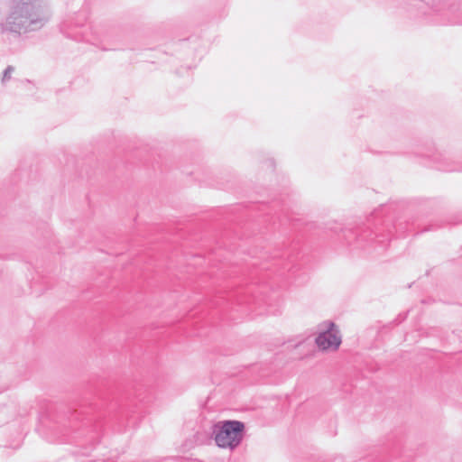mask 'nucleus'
<instances>
[{
    "label": "nucleus",
    "mask_w": 462,
    "mask_h": 462,
    "mask_svg": "<svg viewBox=\"0 0 462 462\" xmlns=\"http://www.w3.org/2000/svg\"><path fill=\"white\" fill-rule=\"evenodd\" d=\"M13 5L7 23L15 32L41 29L49 19L47 5L42 0H11Z\"/></svg>",
    "instance_id": "nucleus-1"
},
{
    "label": "nucleus",
    "mask_w": 462,
    "mask_h": 462,
    "mask_svg": "<svg viewBox=\"0 0 462 462\" xmlns=\"http://www.w3.org/2000/svg\"><path fill=\"white\" fill-rule=\"evenodd\" d=\"M245 433V423L236 420H219L211 427V437L220 448L236 449L242 443Z\"/></svg>",
    "instance_id": "nucleus-2"
},
{
    "label": "nucleus",
    "mask_w": 462,
    "mask_h": 462,
    "mask_svg": "<svg viewBox=\"0 0 462 462\" xmlns=\"http://www.w3.org/2000/svg\"><path fill=\"white\" fill-rule=\"evenodd\" d=\"M324 329L319 331L315 338L317 346L322 350H337L341 344V337L336 325L332 321L324 322L322 324Z\"/></svg>",
    "instance_id": "nucleus-3"
},
{
    "label": "nucleus",
    "mask_w": 462,
    "mask_h": 462,
    "mask_svg": "<svg viewBox=\"0 0 462 462\" xmlns=\"http://www.w3.org/2000/svg\"><path fill=\"white\" fill-rule=\"evenodd\" d=\"M386 238L384 236L378 235L370 231H364L357 236V243L361 245H374V248L381 247L384 249L386 247Z\"/></svg>",
    "instance_id": "nucleus-4"
},
{
    "label": "nucleus",
    "mask_w": 462,
    "mask_h": 462,
    "mask_svg": "<svg viewBox=\"0 0 462 462\" xmlns=\"http://www.w3.org/2000/svg\"><path fill=\"white\" fill-rule=\"evenodd\" d=\"M14 67L12 65H8L3 72L2 76V83L5 84L12 78V74L14 72Z\"/></svg>",
    "instance_id": "nucleus-5"
},
{
    "label": "nucleus",
    "mask_w": 462,
    "mask_h": 462,
    "mask_svg": "<svg viewBox=\"0 0 462 462\" xmlns=\"http://www.w3.org/2000/svg\"><path fill=\"white\" fill-rule=\"evenodd\" d=\"M87 21V16L86 15H82V14H78V18H77V22H76V25L77 26H81L83 25V23Z\"/></svg>",
    "instance_id": "nucleus-6"
}]
</instances>
